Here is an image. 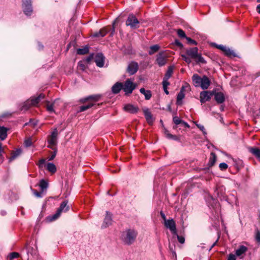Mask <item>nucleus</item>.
<instances>
[{
  "instance_id": "obj_4",
  "label": "nucleus",
  "mask_w": 260,
  "mask_h": 260,
  "mask_svg": "<svg viewBox=\"0 0 260 260\" xmlns=\"http://www.w3.org/2000/svg\"><path fill=\"white\" fill-rule=\"evenodd\" d=\"M44 97L45 95L43 94H40L37 98L27 100L23 104V106L21 108V110L26 111L31 106L37 105L42 99L44 98Z\"/></svg>"
},
{
  "instance_id": "obj_20",
  "label": "nucleus",
  "mask_w": 260,
  "mask_h": 260,
  "mask_svg": "<svg viewBox=\"0 0 260 260\" xmlns=\"http://www.w3.org/2000/svg\"><path fill=\"white\" fill-rule=\"evenodd\" d=\"M122 87L123 84L122 83L117 82L112 87V91L113 93L117 94L119 93L121 89H122Z\"/></svg>"
},
{
  "instance_id": "obj_42",
  "label": "nucleus",
  "mask_w": 260,
  "mask_h": 260,
  "mask_svg": "<svg viewBox=\"0 0 260 260\" xmlns=\"http://www.w3.org/2000/svg\"><path fill=\"white\" fill-rule=\"evenodd\" d=\"M181 57H182L183 59L187 63H190L191 62V59L189 56L187 55V54H182Z\"/></svg>"
},
{
  "instance_id": "obj_49",
  "label": "nucleus",
  "mask_w": 260,
  "mask_h": 260,
  "mask_svg": "<svg viewBox=\"0 0 260 260\" xmlns=\"http://www.w3.org/2000/svg\"><path fill=\"white\" fill-rule=\"evenodd\" d=\"M78 68L80 70L84 71L85 70L86 67L82 61H80L78 63Z\"/></svg>"
},
{
  "instance_id": "obj_47",
  "label": "nucleus",
  "mask_w": 260,
  "mask_h": 260,
  "mask_svg": "<svg viewBox=\"0 0 260 260\" xmlns=\"http://www.w3.org/2000/svg\"><path fill=\"white\" fill-rule=\"evenodd\" d=\"M175 236L177 237L178 241L180 243L183 244L184 243L185 238L184 237H183L182 236H179V235H178L177 234V235H175Z\"/></svg>"
},
{
  "instance_id": "obj_62",
  "label": "nucleus",
  "mask_w": 260,
  "mask_h": 260,
  "mask_svg": "<svg viewBox=\"0 0 260 260\" xmlns=\"http://www.w3.org/2000/svg\"><path fill=\"white\" fill-rule=\"evenodd\" d=\"M256 11L259 14H260V4L257 6Z\"/></svg>"
},
{
  "instance_id": "obj_33",
  "label": "nucleus",
  "mask_w": 260,
  "mask_h": 260,
  "mask_svg": "<svg viewBox=\"0 0 260 260\" xmlns=\"http://www.w3.org/2000/svg\"><path fill=\"white\" fill-rule=\"evenodd\" d=\"M173 70H174L173 66L169 67V68L167 71V72L166 73L164 77V78H166V80L169 79L171 77V76H172V74L173 73Z\"/></svg>"
},
{
  "instance_id": "obj_27",
  "label": "nucleus",
  "mask_w": 260,
  "mask_h": 260,
  "mask_svg": "<svg viewBox=\"0 0 260 260\" xmlns=\"http://www.w3.org/2000/svg\"><path fill=\"white\" fill-rule=\"evenodd\" d=\"M8 129L4 126L0 127V139L4 140L7 137Z\"/></svg>"
},
{
  "instance_id": "obj_40",
  "label": "nucleus",
  "mask_w": 260,
  "mask_h": 260,
  "mask_svg": "<svg viewBox=\"0 0 260 260\" xmlns=\"http://www.w3.org/2000/svg\"><path fill=\"white\" fill-rule=\"evenodd\" d=\"M224 53L229 56H235V54L233 50H231L229 48H227L225 51L224 52Z\"/></svg>"
},
{
  "instance_id": "obj_37",
  "label": "nucleus",
  "mask_w": 260,
  "mask_h": 260,
  "mask_svg": "<svg viewBox=\"0 0 260 260\" xmlns=\"http://www.w3.org/2000/svg\"><path fill=\"white\" fill-rule=\"evenodd\" d=\"M39 186L40 187L42 190L43 191L44 189L47 188L48 183L46 181L42 179L40 182Z\"/></svg>"
},
{
  "instance_id": "obj_23",
  "label": "nucleus",
  "mask_w": 260,
  "mask_h": 260,
  "mask_svg": "<svg viewBox=\"0 0 260 260\" xmlns=\"http://www.w3.org/2000/svg\"><path fill=\"white\" fill-rule=\"evenodd\" d=\"M214 95L215 99L218 103L221 104L224 102L225 98L224 94L222 92H216L215 93Z\"/></svg>"
},
{
  "instance_id": "obj_13",
  "label": "nucleus",
  "mask_w": 260,
  "mask_h": 260,
  "mask_svg": "<svg viewBox=\"0 0 260 260\" xmlns=\"http://www.w3.org/2000/svg\"><path fill=\"white\" fill-rule=\"evenodd\" d=\"M214 94L213 92L209 91H203L200 93V102L202 104L209 101L211 96Z\"/></svg>"
},
{
  "instance_id": "obj_5",
  "label": "nucleus",
  "mask_w": 260,
  "mask_h": 260,
  "mask_svg": "<svg viewBox=\"0 0 260 260\" xmlns=\"http://www.w3.org/2000/svg\"><path fill=\"white\" fill-rule=\"evenodd\" d=\"M187 55L193 59H196L197 62L205 63V60L202 57L201 55L198 53V49L197 47L191 48L187 49L186 51Z\"/></svg>"
},
{
  "instance_id": "obj_32",
  "label": "nucleus",
  "mask_w": 260,
  "mask_h": 260,
  "mask_svg": "<svg viewBox=\"0 0 260 260\" xmlns=\"http://www.w3.org/2000/svg\"><path fill=\"white\" fill-rule=\"evenodd\" d=\"M164 134L166 137L169 139H172L174 140H177L178 138L176 136L171 134L165 128H164Z\"/></svg>"
},
{
  "instance_id": "obj_53",
  "label": "nucleus",
  "mask_w": 260,
  "mask_h": 260,
  "mask_svg": "<svg viewBox=\"0 0 260 260\" xmlns=\"http://www.w3.org/2000/svg\"><path fill=\"white\" fill-rule=\"evenodd\" d=\"M236 254L231 253L229 255L228 260H236Z\"/></svg>"
},
{
  "instance_id": "obj_3",
  "label": "nucleus",
  "mask_w": 260,
  "mask_h": 260,
  "mask_svg": "<svg viewBox=\"0 0 260 260\" xmlns=\"http://www.w3.org/2000/svg\"><path fill=\"white\" fill-rule=\"evenodd\" d=\"M192 80L196 87H201L203 89H208L211 84L209 79L206 76L201 77L198 74H194L192 77Z\"/></svg>"
},
{
  "instance_id": "obj_8",
  "label": "nucleus",
  "mask_w": 260,
  "mask_h": 260,
  "mask_svg": "<svg viewBox=\"0 0 260 260\" xmlns=\"http://www.w3.org/2000/svg\"><path fill=\"white\" fill-rule=\"evenodd\" d=\"M58 132L56 128H54L51 135L48 138V143L49 145L48 147L53 149V147L57 144Z\"/></svg>"
},
{
  "instance_id": "obj_30",
  "label": "nucleus",
  "mask_w": 260,
  "mask_h": 260,
  "mask_svg": "<svg viewBox=\"0 0 260 260\" xmlns=\"http://www.w3.org/2000/svg\"><path fill=\"white\" fill-rule=\"evenodd\" d=\"M108 32V30L106 28L101 29L99 32H95L93 35L94 37H104Z\"/></svg>"
},
{
  "instance_id": "obj_18",
  "label": "nucleus",
  "mask_w": 260,
  "mask_h": 260,
  "mask_svg": "<svg viewBox=\"0 0 260 260\" xmlns=\"http://www.w3.org/2000/svg\"><path fill=\"white\" fill-rule=\"evenodd\" d=\"M124 110L131 113H136L138 111V108L131 104H127L124 106Z\"/></svg>"
},
{
  "instance_id": "obj_21",
  "label": "nucleus",
  "mask_w": 260,
  "mask_h": 260,
  "mask_svg": "<svg viewBox=\"0 0 260 260\" xmlns=\"http://www.w3.org/2000/svg\"><path fill=\"white\" fill-rule=\"evenodd\" d=\"M144 115L148 123L149 124H152L154 121V119L151 112L148 109L144 110Z\"/></svg>"
},
{
  "instance_id": "obj_17",
  "label": "nucleus",
  "mask_w": 260,
  "mask_h": 260,
  "mask_svg": "<svg viewBox=\"0 0 260 260\" xmlns=\"http://www.w3.org/2000/svg\"><path fill=\"white\" fill-rule=\"evenodd\" d=\"M95 62L99 67H103L104 64V56L102 53H98L95 56Z\"/></svg>"
},
{
  "instance_id": "obj_60",
  "label": "nucleus",
  "mask_w": 260,
  "mask_h": 260,
  "mask_svg": "<svg viewBox=\"0 0 260 260\" xmlns=\"http://www.w3.org/2000/svg\"><path fill=\"white\" fill-rule=\"evenodd\" d=\"M93 58V55H90L89 57L87 58V61H90Z\"/></svg>"
},
{
  "instance_id": "obj_16",
  "label": "nucleus",
  "mask_w": 260,
  "mask_h": 260,
  "mask_svg": "<svg viewBox=\"0 0 260 260\" xmlns=\"http://www.w3.org/2000/svg\"><path fill=\"white\" fill-rule=\"evenodd\" d=\"M138 68V63L132 61L129 63L127 68V71L130 75H134L137 72Z\"/></svg>"
},
{
  "instance_id": "obj_51",
  "label": "nucleus",
  "mask_w": 260,
  "mask_h": 260,
  "mask_svg": "<svg viewBox=\"0 0 260 260\" xmlns=\"http://www.w3.org/2000/svg\"><path fill=\"white\" fill-rule=\"evenodd\" d=\"M45 159H41L39 160V162L38 164V166L40 168H42L43 167V165L45 164Z\"/></svg>"
},
{
  "instance_id": "obj_12",
  "label": "nucleus",
  "mask_w": 260,
  "mask_h": 260,
  "mask_svg": "<svg viewBox=\"0 0 260 260\" xmlns=\"http://www.w3.org/2000/svg\"><path fill=\"white\" fill-rule=\"evenodd\" d=\"M165 226L169 229L174 235H177L176 223L173 219L166 220L164 221Z\"/></svg>"
},
{
  "instance_id": "obj_24",
  "label": "nucleus",
  "mask_w": 260,
  "mask_h": 260,
  "mask_svg": "<svg viewBox=\"0 0 260 260\" xmlns=\"http://www.w3.org/2000/svg\"><path fill=\"white\" fill-rule=\"evenodd\" d=\"M184 98V87L182 86L181 88L180 91L178 93L177 96V101L176 103L178 105H181L182 104V100Z\"/></svg>"
},
{
  "instance_id": "obj_31",
  "label": "nucleus",
  "mask_w": 260,
  "mask_h": 260,
  "mask_svg": "<svg viewBox=\"0 0 260 260\" xmlns=\"http://www.w3.org/2000/svg\"><path fill=\"white\" fill-rule=\"evenodd\" d=\"M46 169L50 173L53 174L56 171V168L53 163L49 162L46 164Z\"/></svg>"
},
{
  "instance_id": "obj_7",
  "label": "nucleus",
  "mask_w": 260,
  "mask_h": 260,
  "mask_svg": "<svg viewBox=\"0 0 260 260\" xmlns=\"http://www.w3.org/2000/svg\"><path fill=\"white\" fill-rule=\"evenodd\" d=\"M99 97L98 96H89L88 98L83 99L81 100V101L83 102H85L86 101H88L89 99H92L93 101H90L88 104L84 106H82L80 107V112L84 111L92 107L95 105V102H96L98 100Z\"/></svg>"
},
{
  "instance_id": "obj_38",
  "label": "nucleus",
  "mask_w": 260,
  "mask_h": 260,
  "mask_svg": "<svg viewBox=\"0 0 260 260\" xmlns=\"http://www.w3.org/2000/svg\"><path fill=\"white\" fill-rule=\"evenodd\" d=\"M19 254L18 252H13L8 255V259L9 260H13L14 258L18 257Z\"/></svg>"
},
{
  "instance_id": "obj_28",
  "label": "nucleus",
  "mask_w": 260,
  "mask_h": 260,
  "mask_svg": "<svg viewBox=\"0 0 260 260\" xmlns=\"http://www.w3.org/2000/svg\"><path fill=\"white\" fill-rule=\"evenodd\" d=\"M140 91L142 94L145 95V98L146 100H149L151 99L152 94L150 90H146L144 88H141Z\"/></svg>"
},
{
  "instance_id": "obj_35",
  "label": "nucleus",
  "mask_w": 260,
  "mask_h": 260,
  "mask_svg": "<svg viewBox=\"0 0 260 260\" xmlns=\"http://www.w3.org/2000/svg\"><path fill=\"white\" fill-rule=\"evenodd\" d=\"M160 48L158 45H154L150 47V50L149 51V54L150 55L153 54L154 53L157 52Z\"/></svg>"
},
{
  "instance_id": "obj_43",
  "label": "nucleus",
  "mask_w": 260,
  "mask_h": 260,
  "mask_svg": "<svg viewBox=\"0 0 260 260\" xmlns=\"http://www.w3.org/2000/svg\"><path fill=\"white\" fill-rule=\"evenodd\" d=\"M173 121L176 125L181 124L182 120H181L178 117L174 116L173 118Z\"/></svg>"
},
{
  "instance_id": "obj_9",
  "label": "nucleus",
  "mask_w": 260,
  "mask_h": 260,
  "mask_svg": "<svg viewBox=\"0 0 260 260\" xmlns=\"http://www.w3.org/2000/svg\"><path fill=\"white\" fill-rule=\"evenodd\" d=\"M136 87V85L134 84L129 79H127L125 81L124 84H123V87L122 88L125 92V94L128 95L132 93Z\"/></svg>"
},
{
  "instance_id": "obj_26",
  "label": "nucleus",
  "mask_w": 260,
  "mask_h": 260,
  "mask_svg": "<svg viewBox=\"0 0 260 260\" xmlns=\"http://www.w3.org/2000/svg\"><path fill=\"white\" fill-rule=\"evenodd\" d=\"M56 103L57 101L55 100L52 103H50L49 102H47L46 105V109L50 113H52L54 112V109L56 108Z\"/></svg>"
},
{
  "instance_id": "obj_46",
  "label": "nucleus",
  "mask_w": 260,
  "mask_h": 260,
  "mask_svg": "<svg viewBox=\"0 0 260 260\" xmlns=\"http://www.w3.org/2000/svg\"><path fill=\"white\" fill-rule=\"evenodd\" d=\"M219 167L221 171H224L228 168V166L226 163L222 162L219 164Z\"/></svg>"
},
{
  "instance_id": "obj_11",
  "label": "nucleus",
  "mask_w": 260,
  "mask_h": 260,
  "mask_svg": "<svg viewBox=\"0 0 260 260\" xmlns=\"http://www.w3.org/2000/svg\"><path fill=\"white\" fill-rule=\"evenodd\" d=\"M22 8L26 15H30L32 12L31 0H22Z\"/></svg>"
},
{
  "instance_id": "obj_58",
  "label": "nucleus",
  "mask_w": 260,
  "mask_h": 260,
  "mask_svg": "<svg viewBox=\"0 0 260 260\" xmlns=\"http://www.w3.org/2000/svg\"><path fill=\"white\" fill-rule=\"evenodd\" d=\"M160 215H161V217L162 218V219L165 221L166 220H167V219H166V216H165V214L162 212H160Z\"/></svg>"
},
{
  "instance_id": "obj_39",
  "label": "nucleus",
  "mask_w": 260,
  "mask_h": 260,
  "mask_svg": "<svg viewBox=\"0 0 260 260\" xmlns=\"http://www.w3.org/2000/svg\"><path fill=\"white\" fill-rule=\"evenodd\" d=\"M177 35L178 36L180 37L181 38H187L186 37L185 34L184 32V31L181 29H179L177 30Z\"/></svg>"
},
{
  "instance_id": "obj_57",
  "label": "nucleus",
  "mask_w": 260,
  "mask_h": 260,
  "mask_svg": "<svg viewBox=\"0 0 260 260\" xmlns=\"http://www.w3.org/2000/svg\"><path fill=\"white\" fill-rule=\"evenodd\" d=\"M175 43L177 46H179V47L182 46V43L178 40H176L175 41Z\"/></svg>"
},
{
  "instance_id": "obj_36",
  "label": "nucleus",
  "mask_w": 260,
  "mask_h": 260,
  "mask_svg": "<svg viewBox=\"0 0 260 260\" xmlns=\"http://www.w3.org/2000/svg\"><path fill=\"white\" fill-rule=\"evenodd\" d=\"M21 153V150L20 149L16 150L15 151H14L12 154V156L10 158L9 161H11L13 160L18 156H19Z\"/></svg>"
},
{
  "instance_id": "obj_59",
  "label": "nucleus",
  "mask_w": 260,
  "mask_h": 260,
  "mask_svg": "<svg viewBox=\"0 0 260 260\" xmlns=\"http://www.w3.org/2000/svg\"><path fill=\"white\" fill-rule=\"evenodd\" d=\"M181 124H183L186 127H188V128L189 127V124L187 122H186L183 120H182Z\"/></svg>"
},
{
  "instance_id": "obj_54",
  "label": "nucleus",
  "mask_w": 260,
  "mask_h": 260,
  "mask_svg": "<svg viewBox=\"0 0 260 260\" xmlns=\"http://www.w3.org/2000/svg\"><path fill=\"white\" fill-rule=\"evenodd\" d=\"M25 145L27 147H29L31 145V140L30 139L26 140L25 141Z\"/></svg>"
},
{
  "instance_id": "obj_25",
  "label": "nucleus",
  "mask_w": 260,
  "mask_h": 260,
  "mask_svg": "<svg viewBox=\"0 0 260 260\" xmlns=\"http://www.w3.org/2000/svg\"><path fill=\"white\" fill-rule=\"evenodd\" d=\"M28 259L29 260H43L39 255L37 254L36 250L34 251V253H30L28 251L27 252Z\"/></svg>"
},
{
  "instance_id": "obj_56",
  "label": "nucleus",
  "mask_w": 260,
  "mask_h": 260,
  "mask_svg": "<svg viewBox=\"0 0 260 260\" xmlns=\"http://www.w3.org/2000/svg\"><path fill=\"white\" fill-rule=\"evenodd\" d=\"M29 123L33 126H35L37 124V121L35 120L30 119L29 121Z\"/></svg>"
},
{
  "instance_id": "obj_44",
  "label": "nucleus",
  "mask_w": 260,
  "mask_h": 260,
  "mask_svg": "<svg viewBox=\"0 0 260 260\" xmlns=\"http://www.w3.org/2000/svg\"><path fill=\"white\" fill-rule=\"evenodd\" d=\"M193 123L196 125V126L204 133V134H206L205 128L203 125L198 124L196 122H193Z\"/></svg>"
},
{
  "instance_id": "obj_52",
  "label": "nucleus",
  "mask_w": 260,
  "mask_h": 260,
  "mask_svg": "<svg viewBox=\"0 0 260 260\" xmlns=\"http://www.w3.org/2000/svg\"><path fill=\"white\" fill-rule=\"evenodd\" d=\"M186 39L189 43H190V44H193V45L197 44V42L194 40L191 39L190 38L187 37V38H186Z\"/></svg>"
},
{
  "instance_id": "obj_19",
  "label": "nucleus",
  "mask_w": 260,
  "mask_h": 260,
  "mask_svg": "<svg viewBox=\"0 0 260 260\" xmlns=\"http://www.w3.org/2000/svg\"><path fill=\"white\" fill-rule=\"evenodd\" d=\"M247 251V248L243 245H241L236 250V255L237 256H239L240 258H242L243 255Z\"/></svg>"
},
{
  "instance_id": "obj_63",
  "label": "nucleus",
  "mask_w": 260,
  "mask_h": 260,
  "mask_svg": "<svg viewBox=\"0 0 260 260\" xmlns=\"http://www.w3.org/2000/svg\"><path fill=\"white\" fill-rule=\"evenodd\" d=\"M164 88V91L167 94H169V91H168L167 90V87H163Z\"/></svg>"
},
{
  "instance_id": "obj_2",
  "label": "nucleus",
  "mask_w": 260,
  "mask_h": 260,
  "mask_svg": "<svg viewBox=\"0 0 260 260\" xmlns=\"http://www.w3.org/2000/svg\"><path fill=\"white\" fill-rule=\"evenodd\" d=\"M192 80L196 87H201L203 89H208L211 84L209 79L206 76L201 77L198 74H194L192 77Z\"/></svg>"
},
{
  "instance_id": "obj_50",
  "label": "nucleus",
  "mask_w": 260,
  "mask_h": 260,
  "mask_svg": "<svg viewBox=\"0 0 260 260\" xmlns=\"http://www.w3.org/2000/svg\"><path fill=\"white\" fill-rule=\"evenodd\" d=\"M168 80L169 79L166 80V78H164L163 81H162L163 87H165V88L167 87L169 85V82L168 81Z\"/></svg>"
},
{
  "instance_id": "obj_1",
  "label": "nucleus",
  "mask_w": 260,
  "mask_h": 260,
  "mask_svg": "<svg viewBox=\"0 0 260 260\" xmlns=\"http://www.w3.org/2000/svg\"><path fill=\"white\" fill-rule=\"evenodd\" d=\"M138 232L134 229L128 228L121 232L120 239L126 245H131L136 240Z\"/></svg>"
},
{
  "instance_id": "obj_61",
  "label": "nucleus",
  "mask_w": 260,
  "mask_h": 260,
  "mask_svg": "<svg viewBox=\"0 0 260 260\" xmlns=\"http://www.w3.org/2000/svg\"><path fill=\"white\" fill-rule=\"evenodd\" d=\"M169 248H170V250L172 252V253L173 254H174L175 255H176V253H175V251H174L173 247L171 246V245L170 244L169 245Z\"/></svg>"
},
{
  "instance_id": "obj_29",
  "label": "nucleus",
  "mask_w": 260,
  "mask_h": 260,
  "mask_svg": "<svg viewBox=\"0 0 260 260\" xmlns=\"http://www.w3.org/2000/svg\"><path fill=\"white\" fill-rule=\"evenodd\" d=\"M216 159L217 157L215 153L214 152H211L208 162L209 166L211 167L214 166L216 161Z\"/></svg>"
},
{
  "instance_id": "obj_34",
  "label": "nucleus",
  "mask_w": 260,
  "mask_h": 260,
  "mask_svg": "<svg viewBox=\"0 0 260 260\" xmlns=\"http://www.w3.org/2000/svg\"><path fill=\"white\" fill-rule=\"evenodd\" d=\"M89 51V47L85 46L82 48L77 49V53L78 54L84 55L87 53Z\"/></svg>"
},
{
  "instance_id": "obj_15",
  "label": "nucleus",
  "mask_w": 260,
  "mask_h": 260,
  "mask_svg": "<svg viewBox=\"0 0 260 260\" xmlns=\"http://www.w3.org/2000/svg\"><path fill=\"white\" fill-rule=\"evenodd\" d=\"M112 223V215L110 213L107 211L106 216L104 218V220L103 223L101 226V228L102 229L106 228L108 227L109 226H110V225H111Z\"/></svg>"
},
{
  "instance_id": "obj_10",
  "label": "nucleus",
  "mask_w": 260,
  "mask_h": 260,
  "mask_svg": "<svg viewBox=\"0 0 260 260\" xmlns=\"http://www.w3.org/2000/svg\"><path fill=\"white\" fill-rule=\"evenodd\" d=\"M125 24L126 26H129L132 28H136L138 27L139 21L135 16L131 14L128 16Z\"/></svg>"
},
{
  "instance_id": "obj_48",
  "label": "nucleus",
  "mask_w": 260,
  "mask_h": 260,
  "mask_svg": "<svg viewBox=\"0 0 260 260\" xmlns=\"http://www.w3.org/2000/svg\"><path fill=\"white\" fill-rule=\"evenodd\" d=\"M31 189L33 193L35 196H36L38 198H41L42 197V192H38L33 189L31 187Z\"/></svg>"
},
{
  "instance_id": "obj_22",
  "label": "nucleus",
  "mask_w": 260,
  "mask_h": 260,
  "mask_svg": "<svg viewBox=\"0 0 260 260\" xmlns=\"http://www.w3.org/2000/svg\"><path fill=\"white\" fill-rule=\"evenodd\" d=\"M249 151L260 161V149L256 147H249Z\"/></svg>"
},
{
  "instance_id": "obj_64",
  "label": "nucleus",
  "mask_w": 260,
  "mask_h": 260,
  "mask_svg": "<svg viewBox=\"0 0 260 260\" xmlns=\"http://www.w3.org/2000/svg\"><path fill=\"white\" fill-rule=\"evenodd\" d=\"M217 242V240L216 242H215L212 244V245L211 246V248H210V250H211V249L213 247H214V246L216 245V244Z\"/></svg>"
},
{
  "instance_id": "obj_14",
  "label": "nucleus",
  "mask_w": 260,
  "mask_h": 260,
  "mask_svg": "<svg viewBox=\"0 0 260 260\" xmlns=\"http://www.w3.org/2000/svg\"><path fill=\"white\" fill-rule=\"evenodd\" d=\"M167 56L165 55L164 52H160L157 55L156 61L158 65L160 67L164 66L166 64Z\"/></svg>"
},
{
  "instance_id": "obj_6",
  "label": "nucleus",
  "mask_w": 260,
  "mask_h": 260,
  "mask_svg": "<svg viewBox=\"0 0 260 260\" xmlns=\"http://www.w3.org/2000/svg\"><path fill=\"white\" fill-rule=\"evenodd\" d=\"M70 207L68 205V201H63L60 205L59 208L57 209L56 212L51 216L48 217L49 221H53L59 217L62 212H66L69 210Z\"/></svg>"
},
{
  "instance_id": "obj_55",
  "label": "nucleus",
  "mask_w": 260,
  "mask_h": 260,
  "mask_svg": "<svg viewBox=\"0 0 260 260\" xmlns=\"http://www.w3.org/2000/svg\"><path fill=\"white\" fill-rule=\"evenodd\" d=\"M255 239L258 242H260V233L258 232L256 234Z\"/></svg>"
},
{
  "instance_id": "obj_45",
  "label": "nucleus",
  "mask_w": 260,
  "mask_h": 260,
  "mask_svg": "<svg viewBox=\"0 0 260 260\" xmlns=\"http://www.w3.org/2000/svg\"><path fill=\"white\" fill-rule=\"evenodd\" d=\"M52 149L54 150V151L52 153V154L48 158V160H53L56 156V152H57V149L56 148H54Z\"/></svg>"
},
{
  "instance_id": "obj_41",
  "label": "nucleus",
  "mask_w": 260,
  "mask_h": 260,
  "mask_svg": "<svg viewBox=\"0 0 260 260\" xmlns=\"http://www.w3.org/2000/svg\"><path fill=\"white\" fill-rule=\"evenodd\" d=\"M212 45L216 47L217 48L222 50L223 52L225 51L227 47L222 45H217L215 43H213Z\"/></svg>"
}]
</instances>
